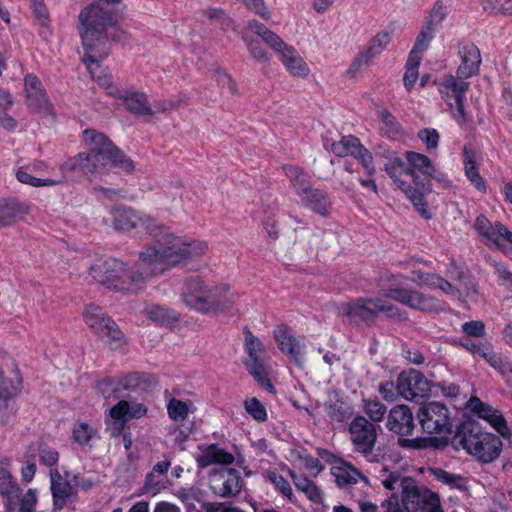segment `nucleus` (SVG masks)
<instances>
[{
    "label": "nucleus",
    "instance_id": "f257e3e1",
    "mask_svg": "<svg viewBox=\"0 0 512 512\" xmlns=\"http://www.w3.org/2000/svg\"><path fill=\"white\" fill-rule=\"evenodd\" d=\"M121 0H97L84 7L78 15V32L84 50L82 61L91 77L107 95L121 99L127 110L137 115H151L153 110L143 92L122 90L112 81L101 61L108 55L110 47L107 30L117 23V14L104 4H118Z\"/></svg>",
    "mask_w": 512,
    "mask_h": 512
},
{
    "label": "nucleus",
    "instance_id": "f03ea898",
    "mask_svg": "<svg viewBox=\"0 0 512 512\" xmlns=\"http://www.w3.org/2000/svg\"><path fill=\"white\" fill-rule=\"evenodd\" d=\"M152 237L157 245H147L139 251V260L145 266L149 279L204 255L209 248L205 240L175 235L160 224Z\"/></svg>",
    "mask_w": 512,
    "mask_h": 512
},
{
    "label": "nucleus",
    "instance_id": "7ed1b4c3",
    "mask_svg": "<svg viewBox=\"0 0 512 512\" xmlns=\"http://www.w3.org/2000/svg\"><path fill=\"white\" fill-rule=\"evenodd\" d=\"M405 158L396 152H390L384 164V170L395 186L411 201L414 208L426 220L432 215L425 200V194L431 192L430 184H425L433 175L435 164L425 154L406 151Z\"/></svg>",
    "mask_w": 512,
    "mask_h": 512
},
{
    "label": "nucleus",
    "instance_id": "20e7f679",
    "mask_svg": "<svg viewBox=\"0 0 512 512\" xmlns=\"http://www.w3.org/2000/svg\"><path fill=\"white\" fill-rule=\"evenodd\" d=\"M83 140L89 149L88 153H78L63 161L59 170L62 174H70L82 170L87 175H95L103 169L115 167L126 172L134 169V164L112 141L103 133L93 129L83 131Z\"/></svg>",
    "mask_w": 512,
    "mask_h": 512
},
{
    "label": "nucleus",
    "instance_id": "39448f33",
    "mask_svg": "<svg viewBox=\"0 0 512 512\" xmlns=\"http://www.w3.org/2000/svg\"><path fill=\"white\" fill-rule=\"evenodd\" d=\"M89 273L97 283L122 294H138L149 281L141 261L130 266L117 258L99 259L90 267Z\"/></svg>",
    "mask_w": 512,
    "mask_h": 512
},
{
    "label": "nucleus",
    "instance_id": "423d86ee",
    "mask_svg": "<svg viewBox=\"0 0 512 512\" xmlns=\"http://www.w3.org/2000/svg\"><path fill=\"white\" fill-rule=\"evenodd\" d=\"M238 299L239 294L228 284L209 286L199 277L189 279L182 293L185 305L204 315L232 313Z\"/></svg>",
    "mask_w": 512,
    "mask_h": 512
},
{
    "label": "nucleus",
    "instance_id": "0eeeda50",
    "mask_svg": "<svg viewBox=\"0 0 512 512\" xmlns=\"http://www.w3.org/2000/svg\"><path fill=\"white\" fill-rule=\"evenodd\" d=\"M454 439L458 446L482 464L492 463L502 452L503 444L498 436L472 423L460 424Z\"/></svg>",
    "mask_w": 512,
    "mask_h": 512
},
{
    "label": "nucleus",
    "instance_id": "6e6552de",
    "mask_svg": "<svg viewBox=\"0 0 512 512\" xmlns=\"http://www.w3.org/2000/svg\"><path fill=\"white\" fill-rule=\"evenodd\" d=\"M382 507L385 512H443L439 495L412 478L402 480L401 496L392 494Z\"/></svg>",
    "mask_w": 512,
    "mask_h": 512
},
{
    "label": "nucleus",
    "instance_id": "1a4fd4ad",
    "mask_svg": "<svg viewBox=\"0 0 512 512\" xmlns=\"http://www.w3.org/2000/svg\"><path fill=\"white\" fill-rule=\"evenodd\" d=\"M404 277L385 272L380 276L381 295L421 312L442 311L443 304L437 298L417 290L400 287Z\"/></svg>",
    "mask_w": 512,
    "mask_h": 512
},
{
    "label": "nucleus",
    "instance_id": "9d476101",
    "mask_svg": "<svg viewBox=\"0 0 512 512\" xmlns=\"http://www.w3.org/2000/svg\"><path fill=\"white\" fill-rule=\"evenodd\" d=\"M339 314L348 317L359 324H372L379 313L388 318L404 321L408 315L397 306L379 297H360L351 302H345L338 307Z\"/></svg>",
    "mask_w": 512,
    "mask_h": 512
},
{
    "label": "nucleus",
    "instance_id": "9b49d317",
    "mask_svg": "<svg viewBox=\"0 0 512 512\" xmlns=\"http://www.w3.org/2000/svg\"><path fill=\"white\" fill-rule=\"evenodd\" d=\"M467 79L457 74H448L434 81L441 98L449 108L452 119L463 130L467 129L470 120L465 109L466 94L470 88Z\"/></svg>",
    "mask_w": 512,
    "mask_h": 512
},
{
    "label": "nucleus",
    "instance_id": "f8f14e48",
    "mask_svg": "<svg viewBox=\"0 0 512 512\" xmlns=\"http://www.w3.org/2000/svg\"><path fill=\"white\" fill-rule=\"evenodd\" d=\"M417 417L423 431L435 435L436 446H445L452 434L448 408L440 402H428L420 406Z\"/></svg>",
    "mask_w": 512,
    "mask_h": 512
},
{
    "label": "nucleus",
    "instance_id": "ddd939ff",
    "mask_svg": "<svg viewBox=\"0 0 512 512\" xmlns=\"http://www.w3.org/2000/svg\"><path fill=\"white\" fill-rule=\"evenodd\" d=\"M157 381L155 377L145 372H133L119 378H106L97 384V391L106 400H116L123 392L145 393L151 390Z\"/></svg>",
    "mask_w": 512,
    "mask_h": 512
},
{
    "label": "nucleus",
    "instance_id": "4468645a",
    "mask_svg": "<svg viewBox=\"0 0 512 512\" xmlns=\"http://www.w3.org/2000/svg\"><path fill=\"white\" fill-rule=\"evenodd\" d=\"M283 172L289 178L302 203L321 216L329 214L327 195L319 189L310 186V178L301 168L293 165H284Z\"/></svg>",
    "mask_w": 512,
    "mask_h": 512
},
{
    "label": "nucleus",
    "instance_id": "2eb2a0df",
    "mask_svg": "<svg viewBox=\"0 0 512 512\" xmlns=\"http://www.w3.org/2000/svg\"><path fill=\"white\" fill-rule=\"evenodd\" d=\"M83 318L86 325L112 349H123L126 338L117 323L97 305H88Z\"/></svg>",
    "mask_w": 512,
    "mask_h": 512
},
{
    "label": "nucleus",
    "instance_id": "dca6fc26",
    "mask_svg": "<svg viewBox=\"0 0 512 512\" xmlns=\"http://www.w3.org/2000/svg\"><path fill=\"white\" fill-rule=\"evenodd\" d=\"M243 333L245 337V352L247 354V358L244 361L245 367L265 390L273 392L274 386L268 378V367L264 362L265 349L263 343L248 329H245Z\"/></svg>",
    "mask_w": 512,
    "mask_h": 512
},
{
    "label": "nucleus",
    "instance_id": "f3484780",
    "mask_svg": "<svg viewBox=\"0 0 512 512\" xmlns=\"http://www.w3.org/2000/svg\"><path fill=\"white\" fill-rule=\"evenodd\" d=\"M113 216V227L122 232L135 230L136 233H147L152 236L156 230L157 221L130 207H115L111 211Z\"/></svg>",
    "mask_w": 512,
    "mask_h": 512
},
{
    "label": "nucleus",
    "instance_id": "a211bd4d",
    "mask_svg": "<svg viewBox=\"0 0 512 512\" xmlns=\"http://www.w3.org/2000/svg\"><path fill=\"white\" fill-rule=\"evenodd\" d=\"M324 148L338 157L353 156L360 161L369 175L375 173V166L371 153L360 143L359 139L352 135L341 137L339 141L330 142L324 139Z\"/></svg>",
    "mask_w": 512,
    "mask_h": 512
},
{
    "label": "nucleus",
    "instance_id": "6ab92c4d",
    "mask_svg": "<svg viewBox=\"0 0 512 512\" xmlns=\"http://www.w3.org/2000/svg\"><path fill=\"white\" fill-rule=\"evenodd\" d=\"M391 40L392 35L388 31L376 33L357 53L347 69V74L355 77L365 70L375 58L381 55Z\"/></svg>",
    "mask_w": 512,
    "mask_h": 512
},
{
    "label": "nucleus",
    "instance_id": "aec40b11",
    "mask_svg": "<svg viewBox=\"0 0 512 512\" xmlns=\"http://www.w3.org/2000/svg\"><path fill=\"white\" fill-rule=\"evenodd\" d=\"M432 385L430 381L418 370L402 371L397 377V391L399 396L408 401H417L430 395Z\"/></svg>",
    "mask_w": 512,
    "mask_h": 512
},
{
    "label": "nucleus",
    "instance_id": "412c9836",
    "mask_svg": "<svg viewBox=\"0 0 512 512\" xmlns=\"http://www.w3.org/2000/svg\"><path fill=\"white\" fill-rule=\"evenodd\" d=\"M146 413L147 408L143 403L121 400L110 408V419L107 421L108 430L111 432L112 436L117 437L123 432L129 420L141 418L145 416Z\"/></svg>",
    "mask_w": 512,
    "mask_h": 512
},
{
    "label": "nucleus",
    "instance_id": "4be33fe9",
    "mask_svg": "<svg viewBox=\"0 0 512 512\" xmlns=\"http://www.w3.org/2000/svg\"><path fill=\"white\" fill-rule=\"evenodd\" d=\"M466 408L477 418L487 422L503 438H511L512 432L503 413L488 403L482 402L478 397H471Z\"/></svg>",
    "mask_w": 512,
    "mask_h": 512
},
{
    "label": "nucleus",
    "instance_id": "5701e85b",
    "mask_svg": "<svg viewBox=\"0 0 512 512\" xmlns=\"http://www.w3.org/2000/svg\"><path fill=\"white\" fill-rule=\"evenodd\" d=\"M48 164L39 159H33L28 162L20 160L14 167V175L18 182L30 187H48L62 184L63 180L52 178H39L33 174H40L47 170Z\"/></svg>",
    "mask_w": 512,
    "mask_h": 512
},
{
    "label": "nucleus",
    "instance_id": "b1692460",
    "mask_svg": "<svg viewBox=\"0 0 512 512\" xmlns=\"http://www.w3.org/2000/svg\"><path fill=\"white\" fill-rule=\"evenodd\" d=\"M350 439L356 451L370 453L377 438L376 427L364 416H356L349 424Z\"/></svg>",
    "mask_w": 512,
    "mask_h": 512
},
{
    "label": "nucleus",
    "instance_id": "393cba45",
    "mask_svg": "<svg viewBox=\"0 0 512 512\" xmlns=\"http://www.w3.org/2000/svg\"><path fill=\"white\" fill-rule=\"evenodd\" d=\"M279 58L287 72L293 77L306 78L310 68L295 47L287 44L282 38L271 48Z\"/></svg>",
    "mask_w": 512,
    "mask_h": 512
},
{
    "label": "nucleus",
    "instance_id": "a878e982",
    "mask_svg": "<svg viewBox=\"0 0 512 512\" xmlns=\"http://www.w3.org/2000/svg\"><path fill=\"white\" fill-rule=\"evenodd\" d=\"M209 485L215 495L232 497L241 491L242 478L240 473L232 468L215 470L209 476Z\"/></svg>",
    "mask_w": 512,
    "mask_h": 512
},
{
    "label": "nucleus",
    "instance_id": "bb28decb",
    "mask_svg": "<svg viewBox=\"0 0 512 512\" xmlns=\"http://www.w3.org/2000/svg\"><path fill=\"white\" fill-rule=\"evenodd\" d=\"M460 64L456 70L459 77L471 78L478 75L482 63L479 48L472 42H461L458 46Z\"/></svg>",
    "mask_w": 512,
    "mask_h": 512
},
{
    "label": "nucleus",
    "instance_id": "cd10ccee",
    "mask_svg": "<svg viewBox=\"0 0 512 512\" xmlns=\"http://www.w3.org/2000/svg\"><path fill=\"white\" fill-rule=\"evenodd\" d=\"M274 338L278 348L288 356L291 361L300 364L304 355V344L294 335L291 328L282 325L274 330Z\"/></svg>",
    "mask_w": 512,
    "mask_h": 512
},
{
    "label": "nucleus",
    "instance_id": "c85d7f7f",
    "mask_svg": "<svg viewBox=\"0 0 512 512\" xmlns=\"http://www.w3.org/2000/svg\"><path fill=\"white\" fill-rule=\"evenodd\" d=\"M24 92L27 104L30 108L39 111H48L51 109V103L46 90L41 80L35 74L29 73L25 75Z\"/></svg>",
    "mask_w": 512,
    "mask_h": 512
},
{
    "label": "nucleus",
    "instance_id": "c756f323",
    "mask_svg": "<svg viewBox=\"0 0 512 512\" xmlns=\"http://www.w3.org/2000/svg\"><path fill=\"white\" fill-rule=\"evenodd\" d=\"M386 426L389 431L400 436L411 435L415 426L412 411L406 405L393 407L388 414Z\"/></svg>",
    "mask_w": 512,
    "mask_h": 512
},
{
    "label": "nucleus",
    "instance_id": "7c9ffc66",
    "mask_svg": "<svg viewBox=\"0 0 512 512\" xmlns=\"http://www.w3.org/2000/svg\"><path fill=\"white\" fill-rule=\"evenodd\" d=\"M49 478L53 506L56 510H60L72 495V485L62 477L56 468L50 470Z\"/></svg>",
    "mask_w": 512,
    "mask_h": 512
},
{
    "label": "nucleus",
    "instance_id": "2f4dec72",
    "mask_svg": "<svg viewBox=\"0 0 512 512\" xmlns=\"http://www.w3.org/2000/svg\"><path fill=\"white\" fill-rule=\"evenodd\" d=\"M233 462V454L217 444H211L201 448L197 456V463L201 468H206L214 464L230 465Z\"/></svg>",
    "mask_w": 512,
    "mask_h": 512
},
{
    "label": "nucleus",
    "instance_id": "473e14b6",
    "mask_svg": "<svg viewBox=\"0 0 512 512\" xmlns=\"http://www.w3.org/2000/svg\"><path fill=\"white\" fill-rule=\"evenodd\" d=\"M100 438L99 429L92 423L77 421L71 430V440L82 449L91 448Z\"/></svg>",
    "mask_w": 512,
    "mask_h": 512
},
{
    "label": "nucleus",
    "instance_id": "72a5a7b5",
    "mask_svg": "<svg viewBox=\"0 0 512 512\" xmlns=\"http://www.w3.org/2000/svg\"><path fill=\"white\" fill-rule=\"evenodd\" d=\"M28 213V207L17 199L0 200V227L10 226Z\"/></svg>",
    "mask_w": 512,
    "mask_h": 512
},
{
    "label": "nucleus",
    "instance_id": "f704fd0d",
    "mask_svg": "<svg viewBox=\"0 0 512 512\" xmlns=\"http://www.w3.org/2000/svg\"><path fill=\"white\" fill-rule=\"evenodd\" d=\"M463 169L466 178L470 181V183L474 186V188L480 193L487 192V184L486 181L479 173V168L476 164L474 152L464 146L463 151Z\"/></svg>",
    "mask_w": 512,
    "mask_h": 512
},
{
    "label": "nucleus",
    "instance_id": "c9c22d12",
    "mask_svg": "<svg viewBox=\"0 0 512 512\" xmlns=\"http://www.w3.org/2000/svg\"><path fill=\"white\" fill-rule=\"evenodd\" d=\"M502 228H506L502 223L496 222L492 224L483 215L478 216L474 222V229L477 233L497 247L501 246V240L505 241V233L502 231Z\"/></svg>",
    "mask_w": 512,
    "mask_h": 512
},
{
    "label": "nucleus",
    "instance_id": "e433bc0d",
    "mask_svg": "<svg viewBox=\"0 0 512 512\" xmlns=\"http://www.w3.org/2000/svg\"><path fill=\"white\" fill-rule=\"evenodd\" d=\"M144 314L151 321L165 327H171L179 320L178 314L175 311L155 304L146 306Z\"/></svg>",
    "mask_w": 512,
    "mask_h": 512
},
{
    "label": "nucleus",
    "instance_id": "4c0bfd02",
    "mask_svg": "<svg viewBox=\"0 0 512 512\" xmlns=\"http://www.w3.org/2000/svg\"><path fill=\"white\" fill-rule=\"evenodd\" d=\"M414 275L415 276H414L413 280L417 281L421 285H427V286L438 288L447 295H451V296L458 295V290L450 282H448L443 277H441L437 274L415 271Z\"/></svg>",
    "mask_w": 512,
    "mask_h": 512
},
{
    "label": "nucleus",
    "instance_id": "58836bf2",
    "mask_svg": "<svg viewBox=\"0 0 512 512\" xmlns=\"http://www.w3.org/2000/svg\"><path fill=\"white\" fill-rule=\"evenodd\" d=\"M333 475L335 476L336 483L339 487H348L356 484L359 480L367 483L364 477L358 470L348 464H343L333 468Z\"/></svg>",
    "mask_w": 512,
    "mask_h": 512
},
{
    "label": "nucleus",
    "instance_id": "ea45409f",
    "mask_svg": "<svg viewBox=\"0 0 512 512\" xmlns=\"http://www.w3.org/2000/svg\"><path fill=\"white\" fill-rule=\"evenodd\" d=\"M430 471L431 475L436 480L448 486L450 489L459 491H466L468 489L467 478L462 475L450 473L442 468H432Z\"/></svg>",
    "mask_w": 512,
    "mask_h": 512
},
{
    "label": "nucleus",
    "instance_id": "a19ab883",
    "mask_svg": "<svg viewBox=\"0 0 512 512\" xmlns=\"http://www.w3.org/2000/svg\"><path fill=\"white\" fill-rule=\"evenodd\" d=\"M288 472L296 488L303 492L309 500L314 503L322 501V492L312 480L302 475H296L291 470H288Z\"/></svg>",
    "mask_w": 512,
    "mask_h": 512
},
{
    "label": "nucleus",
    "instance_id": "79ce46f5",
    "mask_svg": "<svg viewBox=\"0 0 512 512\" xmlns=\"http://www.w3.org/2000/svg\"><path fill=\"white\" fill-rule=\"evenodd\" d=\"M0 492L9 499L18 498L21 489L17 482L13 479L7 462L0 463Z\"/></svg>",
    "mask_w": 512,
    "mask_h": 512
},
{
    "label": "nucleus",
    "instance_id": "37998d69",
    "mask_svg": "<svg viewBox=\"0 0 512 512\" xmlns=\"http://www.w3.org/2000/svg\"><path fill=\"white\" fill-rule=\"evenodd\" d=\"M435 32L436 29L424 23L420 29V32L416 38L414 46L410 51L409 55L419 56L420 58H422L423 53L427 50L430 42L434 38Z\"/></svg>",
    "mask_w": 512,
    "mask_h": 512
},
{
    "label": "nucleus",
    "instance_id": "c03bdc74",
    "mask_svg": "<svg viewBox=\"0 0 512 512\" xmlns=\"http://www.w3.org/2000/svg\"><path fill=\"white\" fill-rule=\"evenodd\" d=\"M13 103L14 100L11 93L0 87V123L7 130H13L16 127L15 119L6 114V111Z\"/></svg>",
    "mask_w": 512,
    "mask_h": 512
},
{
    "label": "nucleus",
    "instance_id": "a18cd8bd",
    "mask_svg": "<svg viewBox=\"0 0 512 512\" xmlns=\"http://www.w3.org/2000/svg\"><path fill=\"white\" fill-rule=\"evenodd\" d=\"M479 6L487 14L512 16V0H479Z\"/></svg>",
    "mask_w": 512,
    "mask_h": 512
},
{
    "label": "nucleus",
    "instance_id": "49530a36",
    "mask_svg": "<svg viewBox=\"0 0 512 512\" xmlns=\"http://www.w3.org/2000/svg\"><path fill=\"white\" fill-rule=\"evenodd\" d=\"M192 403L172 398L167 403L169 417L175 422L184 421L192 412Z\"/></svg>",
    "mask_w": 512,
    "mask_h": 512
},
{
    "label": "nucleus",
    "instance_id": "de8ad7c7",
    "mask_svg": "<svg viewBox=\"0 0 512 512\" xmlns=\"http://www.w3.org/2000/svg\"><path fill=\"white\" fill-rule=\"evenodd\" d=\"M264 477L274 486V488L280 492L284 497L291 500L293 496V490L288 482L280 473L275 469H269L265 471Z\"/></svg>",
    "mask_w": 512,
    "mask_h": 512
},
{
    "label": "nucleus",
    "instance_id": "09e8293b",
    "mask_svg": "<svg viewBox=\"0 0 512 512\" xmlns=\"http://www.w3.org/2000/svg\"><path fill=\"white\" fill-rule=\"evenodd\" d=\"M421 61L422 58H420L419 56H408L405 66V73L403 76L404 86L408 91H410L413 88L418 79V70Z\"/></svg>",
    "mask_w": 512,
    "mask_h": 512
},
{
    "label": "nucleus",
    "instance_id": "8fccbe9b",
    "mask_svg": "<svg viewBox=\"0 0 512 512\" xmlns=\"http://www.w3.org/2000/svg\"><path fill=\"white\" fill-rule=\"evenodd\" d=\"M245 412L257 422H265L268 418L264 404L257 398H247L243 402Z\"/></svg>",
    "mask_w": 512,
    "mask_h": 512
},
{
    "label": "nucleus",
    "instance_id": "3c124183",
    "mask_svg": "<svg viewBox=\"0 0 512 512\" xmlns=\"http://www.w3.org/2000/svg\"><path fill=\"white\" fill-rule=\"evenodd\" d=\"M363 411L374 422L383 420L386 414V406L376 397L363 400Z\"/></svg>",
    "mask_w": 512,
    "mask_h": 512
},
{
    "label": "nucleus",
    "instance_id": "603ef678",
    "mask_svg": "<svg viewBox=\"0 0 512 512\" xmlns=\"http://www.w3.org/2000/svg\"><path fill=\"white\" fill-rule=\"evenodd\" d=\"M248 28L260 36L263 41L272 48L281 39V37L275 32L266 28L262 23L253 20L248 22Z\"/></svg>",
    "mask_w": 512,
    "mask_h": 512
},
{
    "label": "nucleus",
    "instance_id": "864d4df0",
    "mask_svg": "<svg viewBox=\"0 0 512 512\" xmlns=\"http://www.w3.org/2000/svg\"><path fill=\"white\" fill-rule=\"evenodd\" d=\"M447 15L448 7L442 1H437L429 11L425 24L437 29V27L445 20Z\"/></svg>",
    "mask_w": 512,
    "mask_h": 512
},
{
    "label": "nucleus",
    "instance_id": "5fc2aeb1",
    "mask_svg": "<svg viewBox=\"0 0 512 512\" xmlns=\"http://www.w3.org/2000/svg\"><path fill=\"white\" fill-rule=\"evenodd\" d=\"M486 361L500 374L503 380L512 373V363L495 351L488 356Z\"/></svg>",
    "mask_w": 512,
    "mask_h": 512
},
{
    "label": "nucleus",
    "instance_id": "6e6d98bb",
    "mask_svg": "<svg viewBox=\"0 0 512 512\" xmlns=\"http://www.w3.org/2000/svg\"><path fill=\"white\" fill-rule=\"evenodd\" d=\"M242 38L243 41L246 43L250 55L253 57V59L263 63H268L270 61V54L266 49L262 47L259 41L249 39L246 36H243Z\"/></svg>",
    "mask_w": 512,
    "mask_h": 512
},
{
    "label": "nucleus",
    "instance_id": "4d7b16f0",
    "mask_svg": "<svg viewBox=\"0 0 512 512\" xmlns=\"http://www.w3.org/2000/svg\"><path fill=\"white\" fill-rule=\"evenodd\" d=\"M418 138L425 145L428 152L436 150L439 146L440 135L434 128H424L418 132Z\"/></svg>",
    "mask_w": 512,
    "mask_h": 512
},
{
    "label": "nucleus",
    "instance_id": "13d9d810",
    "mask_svg": "<svg viewBox=\"0 0 512 512\" xmlns=\"http://www.w3.org/2000/svg\"><path fill=\"white\" fill-rule=\"evenodd\" d=\"M38 503V492L36 489L29 488L19 498V509L18 512H36V506Z\"/></svg>",
    "mask_w": 512,
    "mask_h": 512
},
{
    "label": "nucleus",
    "instance_id": "bf43d9fd",
    "mask_svg": "<svg viewBox=\"0 0 512 512\" xmlns=\"http://www.w3.org/2000/svg\"><path fill=\"white\" fill-rule=\"evenodd\" d=\"M175 495L187 506H192L195 502H199L201 500L200 490L193 486L181 487L176 491Z\"/></svg>",
    "mask_w": 512,
    "mask_h": 512
},
{
    "label": "nucleus",
    "instance_id": "052dcab7",
    "mask_svg": "<svg viewBox=\"0 0 512 512\" xmlns=\"http://www.w3.org/2000/svg\"><path fill=\"white\" fill-rule=\"evenodd\" d=\"M39 461L47 467L55 466L59 461V453L55 448L41 444L38 448Z\"/></svg>",
    "mask_w": 512,
    "mask_h": 512
},
{
    "label": "nucleus",
    "instance_id": "680f3d73",
    "mask_svg": "<svg viewBox=\"0 0 512 512\" xmlns=\"http://www.w3.org/2000/svg\"><path fill=\"white\" fill-rule=\"evenodd\" d=\"M257 218L259 219V221L261 222L269 236L273 238L277 237L278 231L276 229L274 209L263 211V213L257 215Z\"/></svg>",
    "mask_w": 512,
    "mask_h": 512
},
{
    "label": "nucleus",
    "instance_id": "e2e57ef3",
    "mask_svg": "<svg viewBox=\"0 0 512 512\" xmlns=\"http://www.w3.org/2000/svg\"><path fill=\"white\" fill-rule=\"evenodd\" d=\"M462 332L468 337H484L486 334L485 324L482 321L473 320L462 324Z\"/></svg>",
    "mask_w": 512,
    "mask_h": 512
},
{
    "label": "nucleus",
    "instance_id": "0e129e2a",
    "mask_svg": "<svg viewBox=\"0 0 512 512\" xmlns=\"http://www.w3.org/2000/svg\"><path fill=\"white\" fill-rule=\"evenodd\" d=\"M245 6L254 12L256 15L261 17L263 20H269L271 12L265 5L264 0H241Z\"/></svg>",
    "mask_w": 512,
    "mask_h": 512
},
{
    "label": "nucleus",
    "instance_id": "69168bd1",
    "mask_svg": "<svg viewBox=\"0 0 512 512\" xmlns=\"http://www.w3.org/2000/svg\"><path fill=\"white\" fill-rule=\"evenodd\" d=\"M378 117L387 128L388 132L395 134L399 131L396 118L386 108L378 109Z\"/></svg>",
    "mask_w": 512,
    "mask_h": 512
},
{
    "label": "nucleus",
    "instance_id": "338daca9",
    "mask_svg": "<svg viewBox=\"0 0 512 512\" xmlns=\"http://www.w3.org/2000/svg\"><path fill=\"white\" fill-rule=\"evenodd\" d=\"M378 391L383 399L387 402H393L396 400L397 396H399L397 391V383L394 384L392 381L380 383Z\"/></svg>",
    "mask_w": 512,
    "mask_h": 512
},
{
    "label": "nucleus",
    "instance_id": "774afa93",
    "mask_svg": "<svg viewBox=\"0 0 512 512\" xmlns=\"http://www.w3.org/2000/svg\"><path fill=\"white\" fill-rule=\"evenodd\" d=\"M495 270L500 284L509 290H512V272H510L503 264L496 263Z\"/></svg>",
    "mask_w": 512,
    "mask_h": 512
}]
</instances>
